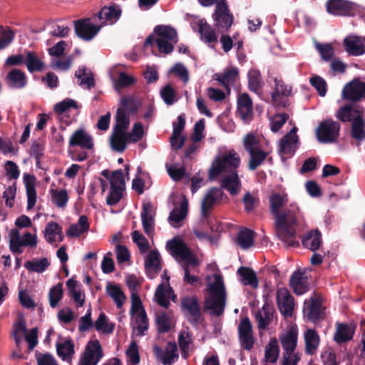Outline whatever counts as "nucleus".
<instances>
[{
  "instance_id": "6",
  "label": "nucleus",
  "mask_w": 365,
  "mask_h": 365,
  "mask_svg": "<svg viewBox=\"0 0 365 365\" xmlns=\"http://www.w3.org/2000/svg\"><path fill=\"white\" fill-rule=\"evenodd\" d=\"M240 158L234 150H230L227 154L218 156L209 170V178L214 180L217 178L222 173H231L237 172V168L240 166Z\"/></svg>"
},
{
  "instance_id": "29",
  "label": "nucleus",
  "mask_w": 365,
  "mask_h": 365,
  "mask_svg": "<svg viewBox=\"0 0 365 365\" xmlns=\"http://www.w3.org/2000/svg\"><path fill=\"white\" fill-rule=\"evenodd\" d=\"M355 332V327L351 324L339 323L334 334V341L337 344H342L352 339Z\"/></svg>"
},
{
  "instance_id": "1",
  "label": "nucleus",
  "mask_w": 365,
  "mask_h": 365,
  "mask_svg": "<svg viewBox=\"0 0 365 365\" xmlns=\"http://www.w3.org/2000/svg\"><path fill=\"white\" fill-rule=\"evenodd\" d=\"M288 202L287 195L279 193L272 194L269 197V209L275 218V227L278 237L288 247H297L299 242L297 240L296 226L300 215V210L295 203H290L289 207L283 209Z\"/></svg>"
},
{
  "instance_id": "16",
  "label": "nucleus",
  "mask_w": 365,
  "mask_h": 365,
  "mask_svg": "<svg viewBox=\"0 0 365 365\" xmlns=\"http://www.w3.org/2000/svg\"><path fill=\"white\" fill-rule=\"evenodd\" d=\"M74 25L76 34L84 41H91L101 29V26L92 24L88 19L77 20Z\"/></svg>"
},
{
  "instance_id": "40",
  "label": "nucleus",
  "mask_w": 365,
  "mask_h": 365,
  "mask_svg": "<svg viewBox=\"0 0 365 365\" xmlns=\"http://www.w3.org/2000/svg\"><path fill=\"white\" fill-rule=\"evenodd\" d=\"M264 85L262 77L259 71L250 70L248 72V87L250 91L259 95Z\"/></svg>"
},
{
  "instance_id": "59",
  "label": "nucleus",
  "mask_w": 365,
  "mask_h": 365,
  "mask_svg": "<svg viewBox=\"0 0 365 365\" xmlns=\"http://www.w3.org/2000/svg\"><path fill=\"white\" fill-rule=\"evenodd\" d=\"M136 323L138 324V334L143 336L148 329V318L147 317L145 309H143L136 317Z\"/></svg>"
},
{
  "instance_id": "17",
  "label": "nucleus",
  "mask_w": 365,
  "mask_h": 365,
  "mask_svg": "<svg viewBox=\"0 0 365 365\" xmlns=\"http://www.w3.org/2000/svg\"><path fill=\"white\" fill-rule=\"evenodd\" d=\"M343 44L350 55L358 56L365 53V45L360 36L349 35L344 39Z\"/></svg>"
},
{
  "instance_id": "47",
  "label": "nucleus",
  "mask_w": 365,
  "mask_h": 365,
  "mask_svg": "<svg viewBox=\"0 0 365 365\" xmlns=\"http://www.w3.org/2000/svg\"><path fill=\"white\" fill-rule=\"evenodd\" d=\"M115 120L116 123L113 129L126 131L130 124V120L124 108H118L117 109Z\"/></svg>"
},
{
  "instance_id": "4",
  "label": "nucleus",
  "mask_w": 365,
  "mask_h": 365,
  "mask_svg": "<svg viewBox=\"0 0 365 365\" xmlns=\"http://www.w3.org/2000/svg\"><path fill=\"white\" fill-rule=\"evenodd\" d=\"M205 7L215 4L212 14L215 29L221 34L227 32L234 23V16L231 12L227 0H197Z\"/></svg>"
},
{
  "instance_id": "27",
  "label": "nucleus",
  "mask_w": 365,
  "mask_h": 365,
  "mask_svg": "<svg viewBox=\"0 0 365 365\" xmlns=\"http://www.w3.org/2000/svg\"><path fill=\"white\" fill-rule=\"evenodd\" d=\"M351 137L362 142L365 140V119L363 115H356L351 125Z\"/></svg>"
},
{
  "instance_id": "7",
  "label": "nucleus",
  "mask_w": 365,
  "mask_h": 365,
  "mask_svg": "<svg viewBox=\"0 0 365 365\" xmlns=\"http://www.w3.org/2000/svg\"><path fill=\"white\" fill-rule=\"evenodd\" d=\"M103 355L99 340H89L79 358L78 365H97Z\"/></svg>"
},
{
  "instance_id": "53",
  "label": "nucleus",
  "mask_w": 365,
  "mask_h": 365,
  "mask_svg": "<svg viewBox=\"0 0 365 365\" xmlns=\"http://www.w3.org/2000/svg\"><path fill=\"white\" fill-rule=\"evenodd\" d=\"M132 239L142 254H145L148 251L150 248L149 242L141 232L138 230L133 231L132 232Z\"/></svg>"
},
{
  "instance_id": "9",
  "label": "nucleus",
  "mask_w": 365,
  "mask_h": 365,
  "mask_svg": "<svg viewBox=\"0 0 365 365\" xmlns=\"http://www.w3.org/2000/svg\"><path fill=\"white\" fill-rule=\"evenodd\" d=\"M180 305L182 309L189 315L187 319L190 323L196 326L202 322L203 317L199 300L195 295L181 298Z\"/></svg>"
},
{
  "instance_id": "36",
  "label": "nucleus",
  "mask_w": 365,
  "mask_h": 365,
  "mask_svg": "<svg viewBox=\"0 0 365 365\" xmlns=\"http://www.w3.org/2000/svg\"><path fill=\"white\" fill-rule=\"evenodd\" d=\"M151 205L149 203L144 204L141 211L142 225L144 232L150 235L154 230V219L150 214Z\"/></svg>"
},
{
  "instance_id": "60",
  "label": "nucleus",
  "mask_w": 365,
  "mask_h": 365,
  "mask_svg": "<svg viewBox=\"0 0 365 365\" xmlns=\"http://www.w3.org/2000/svg\"><path fill=\"white\" fill-rule=\"evenodd\" d=\"M160 96L165 104L173 105L175 100L176 91L170 84H167L160 90Z\"/></svg>"
},
{
  "instance_id": "34",
  "label": "nucleus",
  "mask_w": 365,
  "mask_h": 365,
  "mask_svg": "<svg viewBox=\"0 0 365 365\" xmlns=\"http://www.w3.org/2000/svg\"><path fill=\"white\" fill-rule=\"evenodd\" d=\"M237 272L242 277V282L244 285H250L253 288L258 287L259 282L257 274L251 268L240 267Z\"/></svg>"
},
{
  "instance_id": "14",
  "label": "nucleus",
  "mask_w": 365,
  "mask_h": 365,
  "mask_svg": "<svg viewBox=\"0 0 365 365\" xmlns=\"http://www.w3.org/2000/svg\"><path fill=\"white\" fill-rule=\"evenodd\" d=\"M327 11L334 16H351L355 11L354 4L346 0H328Z\"/></svg>"
},
{
  "instance_id": "24",
  "label": "nucleus",
  "mask_w": 365,
  "mask_h": 365,
  "mask_svg": "<svg viewBox=\"0 0 365 365\" xmlns=\"http://www.w3.org/2000/svg\"><path fill=\"white\" fill-rule=\"evenodd\" d=\"M24 182L27 195V210H31L36 202V178L33 175L24 174Z\"/></svg>"
},
{
  "instance_id": "11",
  "label": "nucleus",
  "mask_w": 365,
  "mask_h": 365,
  "mask_svg": "<svg viewBox=\"0 0 365 365\" xmlns=\"http://www.w3.org/2000/svg\"><path fill=\"white\" fill-rule=\"evenodd\" d=\"M277 305L281 314L285 317H292L294 309V299L285 287L277 290Z\"/></svg>"
},
{
  "instance_id": "3",
  "label": "nucleus",
  "mask_w": 365,
  "mask_h": 365,
  "mask_svg": "<svg viewBox=\"0 0 365 365\" xmlns=\"http://www.w3.org/2000/svg\"><path fill=\"white\" fill-rule=\"evenodd\" d=\"M215 282L209 284L208 290L210 297L205 299V309L210 310L211 314L221 316L226 305V291L223 277L220 274H214Z\"/></svg>"
},
{
  "instance_id": "42",
  "label": "nucleus",
  "mask_w": 365,
  "mask_h": 365,
  "mask_svg": "<svg viewBox=\"0 0 365 365\" xmlns=\"http://www.w3.org/2000/svg\"><path fill=\"white\" fill-rule=\"evenodd\" d=\"M254 238V231L248 228H244L238 232L237 243L242 249H247L253 245Z\"/></svg>"
},
{
  "instance_id": "58",
  "label": "nucleus",
  "mask_w": 365,
  "mask_h": 365,
  "mask_svg": "<svg viewBox=\"0 0 365 365\" xmlns=\"http://www.w3.org/2000/svg\"><path fill=\"white\" fill-rule=\"evenodd\" d=\"M110 187L125 189L124 174L121 169L113 171L110 180Z\"/></svg>"
},
{
  "instance_id": "13",
  "label": "nucleus",
  "mask_w": 365,
  "mask_h": 365,
  "mask_svg": "<svg viewBox=\"0 0 365 365\" xmlns=\"http://www.w3.org/2000/svg\"><path fill=\"white\" fill-rule=\"evenodd\" d=\"M224 195L223 191L219 187L210 188L205 195L201 204V215L207 219L210 215V210L215 204L220 202Z\"/></svg>"
},
{
  "instance_id": "37",
  "label": "nucleus",
  "mask_w": 365,
  "mask_h": 365,
  "mask_svg": "<svg viewBox=\"0 0 365 365\" xmlns=\"http://www.w3.org/2000/svg\"><path fill=\"white\" fill-rule=\"evenodd\" d=\"M57 354L62 358L63 360L71 361L75 353L74 344L71 339H66L63 343L56 344Z\"/></svg>"
},
{
  "instance_id": "8",
  "label": "nucleus",
  "mask_w": 365,
  "mask_h": 365,
  "mask_svg": "<svg viewBox=\"0 0 365 365\" xmlns=\"http://www.w3.org/2000/svg\"><path fill=\"white\" fill-rule=\"evenodd\" d=\"M340 128V124L332 120L321 122L316 131L318 140L323 143L336 142L339 135Z\"/></svg>"
},
{
  "instance_id": "49",
  "label": "nucleus",
  "mask_w": 365,
  "mask_h": 365,
  "mask_svg": "<svg viewBox=\"0 0 365 365\" xmlns=\"http://www.w3.org/2000/svg\"><path fill=\"white\" fill-rule=\"evenodd\" d=\"M53 202L58 207L63 208L66 207L68 200V195L66 190H51Z\"/></svg>"
},
{
  "instance_id": "46",
  "label": "nucleus",
  "mask_w": 365,
  "mask_h": 365,
  "mask_svg": "<svg viewBox=\"0 0 365 365\" xmlns=\"http://www.w3.org/2000/svg\"><path fill=\"white\" fill-rule=\"evenodd\" d=\"M250 158L249 160L248 168L250 170H256L265 160L267 153L261 149L256 150L249 153Z\"/></svg>"
},
{
  "instance_id": "12",
  "label": "nucleus",
  "mask_w": 365,
  "mask_h": 365,
  "mask_svg": "<svg viewBox=\"0 0 365 365\" xmlns=\"http://www.w3.org/2000/svg\"><path fill=\"white\" fill-rule=\"evenodd\" d=\"M238 337L240 346L245 350H251L255 344L252 326L248 317L241 319L238 327Z\"/></svg>"
},
{
  "instance_id": "39",
  "label": "nucleus",
  "mask_w": 365,
  "mask_h": 365,
  "mask_svg": "<svg viewBox=\"0 0 365 365\" xmlns=\"http://www.w3.org/2000/svg\"><path fill=\"white\" fill-rule=\"evenodd\" d=\"M307 319L313 322L318 321L322 314V303L316 298L311 299V302L306 307Z\"/></svg>"
},
{
  "instance_id": "10",
  "label": "nucleus",
  "mask_w": 365,
  "mask_h": 365,
  "mask_svg": "<svg viewBox=\"0 0 365 365\" xmlns=\"http://www.w3.org/2000/svg\"><path fill=\"white\" fill-rule=\"evenodd\" d=\"M341 97L351 103L360 101L365 98V82L354 78L347 83L342 89Z\"/></svg>"
},
{
  "instance_id": "52",
  "label": "nucleus",
  "mask_w": 365,
  "mask_h": 365,
  "mask_svg": "<svg viewBox=\"0 0 365 365\" xmlns=\"http://www.w3.org/2000/svg\"><path fill=\"white\" fill-rule=\"evenodd\" d=\"M63 297L62 284L58 283L50 289L48 293L49 304L52 308H55Z\"/></svg>"
},
{
  "instance_id": "44",
  "label": "nucleus",
  "mask_w": 365,
  "mask_h": 365,
  "mask_svg": "<svg viewBox=\"0 0 365 365\" xmlns=\"http://www.w3.org/2000/svg\"><path fill=\"white\" fill-rule=\"evenodd\" d=\"M239 75V71L237 68H232L225 71L223 74L219 75L217 80L230 91V86L233 84Z\"/></svg>"
},
{
  "instance_id": "41",
  "label": "nucleus",
  "mask_w": 365,
  "mask_h": 365,
  "mask_svg": "<svg viewBox=\"0 0 365 365\" xmlns=\"http://www.w3.org/2000/svg\"><path fill=\"white\" fill-rule=\"evenodd\" d=\"M154 32L159 36L163 37L176 43L178 41L176 30L170 26L158 25L154 29Z\"/></svg>"
},
{
  "instance_id": "25",
  "label": "nucleus",
  "mask_w": 365,
  "mask_h": 365,
  "mask_svg": "<svg viewBox=\"0 0 365 365\" xmlns=\"http://www.w3.org/2000/svg\"><path fill=\"white\" fill-rule=\"evenodd\" d=\"M252 101L247 93H242L237 98V113L242 120L252 115Z\"/></svg>"
},
{
  "instance_id": "18",
  "label": "nucleus",
  "mask_w": 365,
  "mask_h": 365,
  "mask_svg": "<svg viewBox=\"0 0 365 365\" xmlns=\"http://www.w3.org/2000/svg\"><path fill=\"white\" fill-rule=\"evenodd\" d=\"M69 145L79 146L83 149L90 150L93 147V138L83 129L76 130L69 139Z\"/></svg>"
},
{
  "instance_id": "23",
  "label": "nucleus",
  "mask_w": 365,
  "mask_h": 365,
  "mask_svg": "<svg viewBox=\"0 0 365 365\" xmlns=\"http://www.w3.org/2000/svg\"><path fill=\"white\" fill-rule=\"evenodd\" d=\"M145 268L148 276L150 279L153 278V276L150 275L151 271H153L154 273L156 274L161 270L160 255L158 250H152L146 255L145 259Z\"/></svg>"
},
{
  "instance_id": "56",
  "label": "nucleus",
  "mask_w": 365,
  "mask_h": 365,
  "mask_svg": "<svg viewBox=\"0 0 365 365\" xmlns=\"http://www.w3.org/2000/svg\"><path fill=\"white\" fill-rule=\"evenodd\" d=\"M315 48L319 51L322 58L324 61H329L334 56V48L330 43H315Z\"/></svg>"
},
{
  "instance_id": "20",
  "label": "nucleus",
  "mask_w": 365,
  "mask_h": 365,
  "mask_svg": "<svg viewBox=\"0 0 365 365\" xmlns=\"http://www.w3.org/2000/svg\"><path fill=\"white\" fill-rule=\"evenodd\" d=\"M6 82L9 88L21 89L27 84L26 74L20 69H11L6 76Z\"/></svg>"
},
{
  "instance_id": "38",
  "label": "nucleus",
  "mask_w": 365,
  "mask_h": 365,
  "mask_svg": "<svg viewBox=\"0 0 365 365\" xmlns=\"http://www.w3.org/2000/svg\"><path fill=\"white\" fill-rule=\"evenodd\" d=\"M25 64L30 73L41 71L44 68V63L34 51L26 53Z\"/></svg>"
},
{
  "instance_id": "43",
  "label": "nucleus",
  "mask_w": 365,
  "mask_h": 365,
  "mask_svg": "<svg viewBox=\"0 0 365 365\" xmlns=\"http://www.w3.org/2000/svg\"><path fill=\"white\" fill-rule=\"evenodd\" d=\"M50 265L47 258L43 257L40 259H35L27 261L24 263V267L30 272L37 273L43 272Z\"/></svg>"
},
{
  "instance_id": "57",
  "label": "nucleus",
  "mask_w": 365,
  "mask_h": 365,
  "mask_svg": "<svg viewBox=\"0 0 365 365\" xmlns=\"http://www.w3.org/2000/svg\"><path fill=\"white\" fill-rule=\"evenodd\" d=\"M75 76L76 78L81 80L79 83L80 86H86L87 88L88 89L94 86V79L92 76L88 75L87 69L85 67L79 68L78 71H76Z\"/></svg>"
},
{
  "instance_id": "30",
  "label": "nucleus",
  "mask_w": 365,
  "mask_h": 365,
  "mask_svg": "<svg viewBox=\"0 0 365 365\" xmlns=\"http://www.w3.org/2000/svg\"><path fill=\"white\" fill-rule=\"evenodd\" d=\"M198 31L201 35V39L211 46L212 43L217 42V36L215 29L206 21L201 20L198 24ZM213 47V46H212Z\"/></svg>"
},
{
  "instance_id": "45",
  "label": "nucleus",
  "mask_w": 365,
  "mask_h": 365,
  "mask_svg": "<svg viewBox=\"0 0 365 365\" xmlns=\"http://www.w3.org/2000/svg\"><path fill=\"white\" fill-rule=\"evenodd\" d=\"M279 349L277 339L272 338L265 347V358L270 363H275L278 359Z\"/></svg>"
},
{
  "instance_id": "35",
  "label": "nucleus",
  "mask_w": 365,
  "mask_h": 365,
  "mask_svg": "<svg viewBox=\"0 0 365 365\" xmlns=\"http://www.w3.org/2000/svg\"><path fill=\"white\" fill-rule=\"evenodd\" d=\"M106 294L110 296L118 308H121L126 297L118 284L108 282L106 287Z\"/></svg>"
},
{
  "instance_id": "31",
  "label": "nucleus",
  "mask_w": 365,
  "mask_h": 365,
  "mask_svg": "<svg viewBox=\"0 0 365 365\" xmlns=\"http://www.w3.org/2000/svg\"><path fill=\"white\" fill-rule=\"evenodd\" d=\"M356 115H363V110L356 109L351 104H345L336 113V117L343 123L354 122Z\"/></svg>"
},
{
  "instance_id": "33",
  "label": "nucleus",
  "mask_w": 365,
  "mask_h": 365,
  "mask_svg": "<svg viewBox=\"0 0 365 365\" xmlns=\"http://www.w3.org/2000/svg\"><path fill=\"white\" fill-rule=\"evenodd\" d=\"M305 352L309 355L315 354L319 344V336L314 329H308L304 333Z\"/></svg>"
},
{
  "instance_id": "32",
  "label": "nucleus",
  "mask_w": 365,
  "mask_h": 365,
  "mask_svg": "<svg viewBox=\"0 0 365 365\" xmlns=\"http://www.w3.org/2000/svg\"><path fill=\"white\" fill-rule=\"evenodd\" d=\"M297 143L298 140L283 136L279 141V153L281 158L284 160V157L292 156L297 148Z\"/></svg>"
},
{
  "instance_id": "5",
  "label": "nucleus",
  "mask_w": 365,
  "mask_h": 365,
  "mask_svg": "<svg viewBox=\"0 0 365 365\" xmlns=\"http://www.w3.org/2000/svg\"><path fill=\"white\" fill-rule=\"evenodd\" d=\"M297 329L294 327L280 336L279 341L284 349L282 365H297V363L300 361L299 354L294 352L297 344Z\"/></svg>"
},
{
  "instance_id": "21",
  "label": "nucleus",
  "mask_w": 365,
  "mask_h": 365,
  "mask_svg": "<svg viewBox=\"0 0 365 365\" xmlns=\"http://www.w3.org/2000/svg\"><path fill=\"white\" fill-rule=\"evenodd\" d=\"M302 244L305 248L316 252L322 245L321 232L318 229L307 232L302 239Z\"/></svg>"
},
{
  "instance_id": "61",
  "label": "nucleus",
  "mask_w": 365,
  "mask_h": 365,
  "mask_svg": "<svg viewBox=\"0 0 365 365\" xmlns=\"http://www.w3.org/2000/svg\"><path fill=\"white\" fill-rule=\"evenodd\" d=\"M155 298L157 303L164 307L168 308L170 303L169 299L165 296V286L163 284H160L155 292Z\"/></svg>"
},
{
  "instance_id": "51",
  "label": "nucleus",
  "mask_w": 365,
  "mask_h": 365,
  "mask_svg": "<svg viewBox=\"0 0 365 365\" xmlns=\"http://www.w3.org/2000/svg\"><path fill=\"white\" fill-rule=\"evenodd\" d=\"M187 214V202L186 200L181 202L179 209H174L170 212L168 220L178 223L186 217Z\"/></svg>"
},
{
  "instance_id": "19",
  "label": "nucleus",
  "mask_w": 365,
  "mask_h": 365,
  "mask_svg": "<svg viewBox=\"0 0 365 365\" xmlns=\"http://www.w3.org/2000/svg\"><path fill=\"white\" fill-rule=\"evenodd\" d=\"M289 286L297 295H302L309 290L307 278L300 270L293 272L289 279Z\"/></svg>"
},
{
  "instance_id": "15",
  "label": "nucleus",
  "mask_w": 365,
  "mask_h": 365,
  "mask_svg": "<svg viewBox=\"0 0 365 365\" xmlns=\"http://www.w3.org/2000/svg\"><path fill=\"white\" fill-rule=\"evenodd\" d=\"M153 352L163 365H173L179 357L177 345L172 341L168 343L165 351L157 345L154 346Z\"/></svg>"
},
{
  "instance_id": "50",
  "label": "nucleus",
  "mask_w": 365,
  "mask_h": 365,
  "mask_svg": "<svg viewBox=\"0 0 365 365\" xmlns=\"http://www.w3.org/2000/svg\"><path fill=\"white\" fill-rule=\"evenodd\" d=\"M61 230H62V227L57 222L53 221L48 222L44 230L46 241L50 244L56 242V236L61 232Z\"/></svg>"
},
{
  "instance_id": "26",
  "label": "nucleus",
  "mask_w": 365,
  "mask_h": 365,
  "mask_svg": "<svg viewBox=\"0 0 365 365\" xmlns=\"http://www.w3.org/2000/svg\"><path fill=\"white\" fill-rule=\"evenodd\" d=\"M222 188L227 190L232 195H236L241 187V182L237 172L228 173L223 178L221 182Z\"/></svg>"
},
{
  "instance_id": "64",
  "label": "nucleus",
  "mask_w": 365,
  "mask_h": 365,
  "mask_svg": "<svg viewBox=\"0 0 365 365\" xmlns=\"http://www.w3.org/2000/svg\"><path fill=\"white\" fill-rule=\"evenodd\" d=\"M288 118L289 115L285 113L274 115L271 120V130L273 132H277L287 122Z\"/></svg>"
},
{
  "instance_id": "55",
  "label": "nucleus",
  "mask_w": 365,
  "mask_h": 365,
  "mask_svg": "<svg viewBox=\"0 0 365 365\" xmlns=\"http://www.w3.org/2000/svg\"><path fill=\"white\" fill-rule=\"evenodd\" d=\"M242 202L244 203L245 212L250 213L259 206V199L250 192H247L242 198Z\"/></svg>"
},
{
  "instance_id": "63",
  "label": "nucleus",
  "mask_w": 365,
  "mask_h": 365,
  "mask_svg": "<svg viewBox=\"0 0 365 365\" xmlns=\"http://www.w3.org/2000/svg\"><path fill=\"white\" fill-rule=\"evenodd\" d=\"M244 148L250 153L259 148V142L254 134L250 133L245 136Z\"/></svg>"
},
{
  "instance_id": "28",
  "label": "nucleus",
  "mask_w": 365,
  "mask_h": 365,
  "mask_svg": "<svg viewBox=\"0 0 365 365\" xmlns=\"http://www.w3.org/2000/svg\"><path fill=\"white\" fill-rule=\"evenodd\" d=\"M130 142L128 133L125 130L113 129V134L110 138V144L113 150L122 153L127 148V143Z\"/></svg>"
},
{
  "instance_id": "54",
  "label": "nucleus",
  "mask_w": 365,
  "mask_h": 365,
  "mask_svg": "<svg viewBox=\"0 0 365 365\" xmlns=\"http://www.w3.org/2000/svg\"><path fill=\"white\" fill-rule=\"evenodd\" d=\"M135 78L125 72H120L118 78L114 82L115 90H120L123 88L129 87L135 83Z\"/></svg>"
},
{
  "instance_id": "22",
  "label": "nucleus",
  "mask_w": 365,
  "mask_h": 365,
  "mask_svg": "<svg viewBox=\"0 0 365 365\" xmlns=\"http://www.w3.org/2000/svg\"><path fill=\"white\" fill-rule=\"evenodd\" d=\"M122 14L121 8L116 4L103 7L98 12V18L101 20L108 22L110 24H115L120 17Z\"/></svg>"
},
{
  "instance_id": "48",
  "label": "nucleus",
  "mask_w": 365,
  "mask_h": 365,
  "mask_svg": "<svg viewBox=\"0 0 365 365\" xmlns=\"http://www.w3.org/2000/svg\"><path fill=\"white\" fill-rule=\"evenodd\" d=\"M96 329L106 334H111L114 330V324H108L106 315L101 312L94 323Z\"/></svg>"
},
{
  "instance_id": "2",
  "label": "nucleus",
  "mask_w": 365,
  "mask_h": 365,
  "mask_svg": "<svg viewBox=\"0 0 365 365\" xmlns=\"http://www.w3.org/2000/svg\"><path fill=\"white\" fill-rule=\"evenodd\" d=\"M167 246L173 255L179 257L185 263L182 266L184 270V281L191 285L197 283L199 281V277L190 274L189 266L194 268L198 267L199 260L197 257L192 252L187 245L180 240L174 238L169 240Z\"/></svg>"
},
{
  "instance_id": "62",
  "label": "nucleus",
  "mask_w": 365,
  "mask_h": 365,
  "mask_svg": "<svg viewBox=\"0 0 365 365\" xmlns=\"http://www.w3.org/2000/svg\"><path fill=\"white\" fill-rule=\"evenodd\" d=\"M156 323L160 333H166L171 329L170 321L168 316L163 312L157 316Z\"/></svg>"
}]
</instances>
